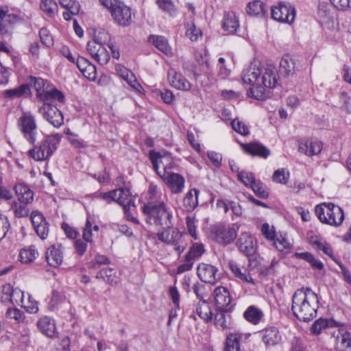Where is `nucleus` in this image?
<instances>
[{"mask_svg": "<svg viewBox=\"0 0 351 351\" xmlns=\"http://www.w3.org/2000/svg\"><path fill=\"white\" fill-rule=\"evenodd\" d=\"M149 41L152 43L156 48L167 56H173V52L171 47L169 45L167 40L162 36H150Z\"/></svg>", "mask_w": 351, "mask_h": 351, "instance_id": "31", "label": "nucleus"}, {"mask_svg": "<svg viewBox=\"0 0 351 351\" xmlns=\"http://www.w3.org/2000/svg\"><path fill=\"white\" fill-rule=\"evenodd\" d=\"M67 138L70 144L76 149H85L88 146L87 143L80 138L77 134L72 135L71 137H67Z\"/></svg>", "mask_w": 351, "mask_h": 351, "instance_id": "64", "label": "nucleus"}, {"mask_svg": "<svg viewBox=\"0 0 351 351\" xmlns=\"http://www.w3.org/2000/svg\"><path fill=\"white\" fill-rule=\"evenodd\" d=\"M190 317L195 321L199 318L206 323L210 322L213 319V313L209 303L206 300H199L195 305Z\"/></svg>", "mask_w": 351, "mask_h": 351, "instance_id": "16", "label": "nucleus"}, {"mask_svg": "<svg viewBox=\"0 0 351 351\" xmlns=\"http://www.w3.org/2000/svg\"><path fill=\"white\" fill-rule=\"evenodd\" d=\"M241 338V335L238 332L227 335L224 351H241L240 348Z\"/></svg>", "mask_w": 351, "mask_h": 351, "instance_id": "38", "label": "nucleus"}, {"mask_svg": "<svg viewBox=\"0 0 351 351\" xmlns=\"http://www.w3.org/2000/svg\"><path fill=\"white\" fill-rule=\"evenodd\" d=\"M29 86L27 84H22L17 88L5 90L3 95L10 99H16L27 95L29 93Z\"/></svg>", "mask_w": 351, "mask_h": 351, "instance_id": "39", "label": "nucleus"}, {"mask_svg": "<svg viewBox=\"0 0 351 351\" xmlns=\"http://www.w3.org/2000/svg\"><path fill=\"white\" fill-rule=\"evenodd\" d=\"M99 196L108 203L110 202H117L123 207V211L125 213H128L131 206H134V201L129 189L127 188L120 187L106 193H100Z\"/></svg>", "mask_w": 351, "mask_h": 351, "instance_id": "7", "label": "nucleus"}, {"mask_svg": "<svg viewBox=\"0 0 351 351\" xmlns=\"http://www.w3.org/2000/svg\"><path fill=\"white\" fill-rule=\"evenodd\" d=\"M38 112L56 128H59L64 123L62 112L51 103H45L38 108Z\"/></svg>", "mask_w": 351, "mask_h": 351, "instance_id": "10", "label": "nucleus"}, {"mask_svg": "<svg viewBox=\"0 0 351 351\" xmlns=\"http://www.w3.org/2000/svg\"><path fill=\"white\" fill-rule=\"evenodd\" d=\"M334 346L336 351H351V332L338 329L333 334Z\"/></svg>", "mask_w": 351, "mask_h": 351, "instance_id": "15", "label": "nucleus"}, {"mask_svg": "<svg viewBox=\"0 0 351 351\" xmlns=\"http://www.w3.org/2000/svg\"><path fill=\"white\" fill-rule=\"evenodd\" d=\"M299 70L295 59L289 55L284 56L280 62V72L286 76L293 75Z\"/></svg>", "mask_w": 351, "mask_h": 351, "instance_id": "28", "label": "nucleus"}, {"mask_svg": "<svg viewBox=\"0 0 351 351\" xmlns=\"http://www.w3.org/2000/svg\"><path fill=\"white\" fill-rule=\"evenodd\" d=\"M45 96L46 98L42 99L44 104H52L53 101H58L62 103L64 100V95L56 88H49Z\"/></svg>", "mask_w": 351, "mask_h": 351, "instance_id": "44", "label": "nucleus"}, {"mask_svg": "<svg viewBox=\"0 0 351 351\" xmlns=\"http://www.w3.org/2000/svg\"><path fill=\"white\" fill-rule=\"evenodd\" d=\"M93 230L97 232L99 230V226L97 225L93 226L91 221L88 217L83 230L82 234L83 239L86 242L91 243L93 241Z\"/></svg>", "mask_w": 351, "mask_h": 351, "instance_id": "50", "label": "nucleus"}, {"mask_svg": "<svg viewBox=\"0 0 351 351\" xmlns=\"http://www.w3.org/2000/svg\"><path fill=\"white\" fill-rule=\"evenodd\" d=\"M174 194L181 193L185 184L184 178L180 174L170 173L161 178Z\"/></svg>", "mask_w": 351, "mask_h": 351, "instance_id": "18", "label": "nucleus"}, {"mask_svg": "<svg viewBox=\"0 0 351 351\" xmlns=\"http://www.w3.org/2000/svg\"><path fill=\"white\" fill-rule=\"evenodd\" d=\"M39 34L40 40L44 45L49 47L53 45V39L52 36L47 28H41L40 29Z\"/></svg>", "mask_w": 351, "mask_h": 351, "instance_id": "60", "label": "nucleus"}, {"mask_svg": "<svg viewBox=\"0 0 351 351\" xmlns=\"http://www.w3.org/2000/svg\"><path fill=\"white\" fill-rule=\"evenodd\" d=\"M172 223L170 226H160L164 230L157 234V238L161 242L173 246L178 254H182L185 248L186 243L183 239V233L178 228H172Z\"/></svg>", "mask_w": 351, "mask_h": 351, "instance_id": "6", "label": "nucleus"}, {"mask_svg": "<svg viewBox=\"0 0 351 351\" xmlns=\"http://www.w3.org/2000/svg\"><path fill=\"white\" fill-rule=\"evenodd\" d=\"M162 192L154 184L149 185V202L142 207L147 223L155 226H170L173 215L162 199Z\"/></svg>", "mask_w": 351, "mask_h": 351, "instance_id": "2", "label": "nucleus"}, {"mask_svg": "<svg viewBox=\"0 0 351 351\" xmlns=\"http://www.w3.org/2000/svg\"><path fill=\"white\" fill-rule=\"evenodd\" d=\"M156 5L164 12L174 17L177 14V9L171 0H156Z\"/></svg>", "mask_w": 351, "mask_h": 351, "instance_id": "43", "label": "nucleus"}, {"mask_svg": "<svg viewBox=\"0 0 351 351\" xmlns=\"http://www.w3.org/2000/svg\"><path fill=\"white\" fill-rule=\"evenodd\" d=\"M38 252L36 250L34 246H29L27 248H23L20 252L21 261L24 263H29L32 262L36 258Z\"/></svg>", "mask_w": 351, "mask_h": 351, "instance_id": "46", "label": "nucleus"}, {"mask_svg": "<svg viewBox=\"0 0 351 351\" xmlns=\"http://www.w3.org/2000/svg\"><path fill=\"white\" fill-rule=\"evenodd\" d=\"M222 27L230 34L235 33L239 27V17L234 12H226L223 15Z\"/></svg>", "mask_w": 351, "mask_h": 351, "instance_id": "30", "label": "nucleus"}, {"mask_svg": "<svg viewBox=\"0 0 351 351\" xmlns=\"http://www.w3.org/2000/svg\"><path fill=\"white\" fill-rule=\"evenodd\" d=\"M4 294L10 295V300L12 304H21L24 303V292L19 289H13L10 284L3 287Z\"/></svg>", "mask_w": 351, "mask_h": 351, "instance_id": "33", "label": "nucleus"}, {"mask_svg": "<svg viewBox=\"0 0 351 351\" xmlns=\"http://www.w3.org/2000/svg\"><path fill=\"white\" fill-rule=\"evenodd\" d=\"M254 193L261 198H267L269 195L266 186L259 180H256L250 187Z\"/></svg>", "mask_w": 351, "mask_h": 351, "instance_id": "57", "label": "nucleus"}, {"mask_svg": "<svg viewBox=\"0 0 351 351\" xmlns=\"http://www.w3.org/2000/svg\"><path fill=\"white\" fill-rule=\"evenodd\" d=\"M246 12L250 16H262L265 15L266 10L265 4L261 1L255 0L247 5Z\"/></svg>", "mask_w": 351, "mask_h": 351, "instance_id": "37", "label": "nucleus"}, {"mask_svg": "<svg viewBox=\"0 0 351 351\" xmlns=\"http://www.w3.org/2000/svg\"><path fill=\"white\" fill-rule=\"evenodd\" d=\"M219 270L215 265L201 263L197 268V274L199 279L206 283L215 284L220 279Z\"/></svg>", "mask_w": 351, "mask_h": 351, "instance_id": "12", "label": "nucleus"}, {"mask_svg": "<svg viewBox=\"0 0 351 351\" xmlns=\"http://www.w3.org/2000/svg\"><path fill=\"white\" fill-rule=\"evenodd\" d=\"M328 326V320L326 319H318L311 326V332L315 335L319 334L322 330Z\"/></svg>", "mask_w": 351, "mask_h": 351, "instance_id": "62", "label": "nucleus"}, {"mask_svg": "<svg viewBox=\"0 0 351 351\" xmlns=\"http://www.w3.org/2000/svg\"><path fill=\"white\" fill-rule=\"evenodd\" d=\"M229 268L238 280L250 284H254V281L250 274L249 271H247L244 267H241L237 263L231 261L228 263Z\"/></svg>", "mask_w": 351, "mask_h": 351, "instance_id": "29", "label": "nucleus"}, {"mask_svg": "<svg viewBox=\"0 0 351 351\" xmlns=\"http://www.w3.org/2000/svg\"><path fill=\"white\" fill-rule=\"evenodd\" d=\"M29 83L32 86H34L38 98L41 101L43 99L46 98L45 95L49 88L47 81L40 77H30Z\"/></svg>", "mask_w": 351, "mask_h": 351, "instance_id": "32", "label": "nucleus"}, {"mask_svg": "<svg viewBox=\"0 0 351 351\" xmlns=\"http://www.w3.org/2000/svg\"><path fill=\"white\" fill-rule=\"evenodd\" d=\"M149 158L153 168L160 178L172 173L170 170L176 167L171 154L168 152L151 150L149 152Z\"/></svg>", "mask_w": 351, "mask_h": 351, "instance_id": "5", "label": "nucleus"}, {"mask_svg": "<svg viewBox=\"0 0 351 351\" xmlns=\"http://www.w3.org/2000/svg\"><path fill=\"white\" fill-rule=\"evenodd\" d=\"M40 9L49 16H53L57 12L58 5L53 0H42Z\"/></svg>", "mask_w": 351, "mask_h": 351, "instance_id": "52", "label": "nucleus"}, {"mask_svg": "<svg viewBox=\"0 0 351 351\" xmlns=\"http://www.w3.org/2000/svg\"><path fill=\"white\" fill-rule=\"evenodd\" d=\"M238 229L239 226L237 224L226 226L224 224L219 223L212 227L211 234L217 242L229 244L235 239Z\"/></svg>", "mask_w": 351, "mask_h": 351, "instance_id": "9", "label": "nucleus"}, {"mask_svg": "<svg viewBox=\"0 0 351 351\" xmlns=\"http://www.w3.org/2000/svg\"><path fill=\"white\" fill-rule=\"evenodd\" d=\"M237 178L245 186L250 188L256 181L254 173L246 171H241L240 172H238Z\"/></svg>", "mask_w": 351, "mask_h": 351, "instance_id": "51", "label": "nucleus"}, {"mask_svg": "<svg viewBox=\"0 0 351 351\" xmlns=\"http://www.w3.org/2000/svg\"><path fill=\"white\" fill-rule=\"evenodd\" d=\"M215 302L219 310L229 311L230 309L231 298L228 290L223 287H217L213 293Z\"/></svg>", "mask_w": 351, "mask_h": 351, "instance_id": "17", "label": "nucleus"}, {"mask_svg": "<svg viewBox=\"0 0 351 351\" xmlns=\"http://www.w3.org/2000/svg\"><path fill=\"white\" fill-rule=\"evenodd\" d=\"M259 333L263 342L267 347L276 346L282 339L278 329L274 326L267 327L260 331Z\"/></svg>", "mask_w": 351, "mask_h": 351, "instance_id": "20", "label": "nucleus"}, {"mask_svg": "<svg viewBox=\"0 0 351 351\" xmlns=\"http://www.w3.org/2000/svg\"><path fill=\"white\" fill-rule=\"evenodd\" d=\"M46 259L48 264L51 267H57L60 265L63 261L61 246L59 245L50 246L46 252Z\"/></svg>", "mask_w": 351, "mask_h": 351, "instance_id": "26", "label": "nucleus"}, {"mask_svg": "<svg viewBox=\"0 0 351 351\" xmlns=\"http://www.w3.org/2000/svg\"><path fill=\"white\" fill-rule=\"evenodd\" d=\"M199 191L195 189L190 190L183 199V205L187 211L193 210L198 205Z\"/></svg>", "mask_w": 351, "mask_h": 351, "instance_id": "35", "label": "nucleus"}, {"mask_svg": "<svg viewBox=\"0 0 351 351\" xmlns=\"http://www.w3.org/2000/svg\"><path fill=\"white\" fill-rule=\"evenodd\" d=\"M5 317L9 319H14L17 324H25V314L16 308H8L5 312Z\"/></svg>", "mask_w": 351, "mask_h": 351, "instance_id": "47", "label": "nucleus"}, {"mask_svg": "<svg viewBox=\"0 0 351 351\" xmlns=\"http://www.w3.org/2000/svg\"><path fill=\"white\" fill-rule=\"evenodd\" d=\"M195 57L200 65H205L207 68H209V58L206 49L197 50L195 53Z\"/></svg>", "mask_w": 351, "mask_h": 351, "instance_id": "61", "label": "nucleus"}, {"mask_svg": "<svg viewBox=\"0 0 351 351\" xmlns=\"http://www.w3.org/2000/svg\"><path fill=\"white\" fill-rule=\"evenodd\" d=\"M322 147V143L318 140H306L300 142L299 151L308 156H312L319 154Z\"/></svg>", "mask_w": 351, "mask_h": 351, "instance_id": "24", "label": "nucleus"}, {"mask_svg": "<svg viewBox=\"0 0 351 351\" xmlns=\"http://www.w3.org/2000/svg\"><path fill=\"white\" fill-rule=\"evenodd\" d=\"M14 189L18 200L26 204H32L34 200V192L29 186L24 182H18Z\"/></svg>", "mask_w": 351, "mask_h": 351, "instance_id": "22", "label": "nucleus"}, {"mask_svg": "<svg viewBox=\"0 0 351 351\" xmlns=\"http://www.w3.org/2000/svg\"><path fill=\"white\" fill-rule=\"evenodd\" d=\"M237 245L239 250L247 256L252 255L255 252L256 242L247 232L241 233L237 242Z\"/></svg>", "mask_w": 351, "mask_h": 351, "instance_id": "21", "label": "nucleus"}, {"mask_svg": "<svg viewBox=\"0 0 351 351\" xmlns=\"http://www.w3.org/2000/svg\"><path fill=\"white\" fill-rule=\"evenodd\" d=\"M311 243L314 248L319 251H322L324 254L328 256L330 258H333L332 250L330 244L322 239L313 238L311 239Z\"/></svg>", "mask_w": 351, "mask_h": 351, "instance_id": "40", "label": "nucleus"}, {"mask_svg": "<svg viewBox=\"0 0 351 351\" xmlns=\"http://www.w3.org/2000/svg\"><path fill=\"white\" fill-rule=\"evenodd\" d=\"M115 274V271L112 268H104L97 274L96 277L97 278H102L108 283L113 285L118 282V278Z\"/></svg>", "mask_w": 351, "mask_h": 351, "instance_id": "42", "label": "nucleus"}, {"mask_svg": "<svg viewBox=\"0 0 351 351\" xmlns=\"http://www.w3.org/2000/svg\"><path fill=\"white\" fill-rule=\"evenodd\" d=\"M114 21L121 26H128L132 22V13L130 8L126 6L123 2L118 3V5L110 12Z\"/></svg>", "mask_w": 351, "mask_h": 351, "instance_id": "14", "label": "nucleus"}, {"mask_svg": "<svg viewBox=\"0 0 351 351\" xmlns=\"http://www.w3.org/2000/svg\"><path fill=\"white\" fill-rule=\"evenodd\" d=\"M65 300V297L57 291L52 293L51 299L49 303V308L55 311L58 308L59 306Z\"/></svg>", "mask_w": 351, "mask_h": 351, "instance_id": "56", "label": "nucleus"}, {"mask_svg": "<svg viewBox=\"0 0 351 351\" xmlns=\"http://www.w3.org/2000/svg\"><path fill=\"white\" fill-rule=\"evenodd\" d=\"M272 241H274V247L280 252L289 247V242L282 235H276Z\"/></svg>", "mask_w": 351, "mask_h": 351, "instance_id": "63", "label": "nucleus"}, {"mask_svg": "<svg viewBox=\"0 0 351 351\" xmlns=\"http://www.w3.org/2000/svg\"><path fill=\"white\" fill-rule=\"evenodd\" d=\"M241 146L245 152L252 156L267 158L270 154L269 149L259 143H241Z\"/></svg>", "mask_w": 351, "mask_h": 351, "instance_id": "25", "label": "nucleus"}, {"mask_svg": "<svg viewBox=\"0 0 351 351\" xmlns=\"http://www.w3.org/2000/svg\"><path fill=\"white\" fill-rule=\"evenodd\" d=\"M223 58H219L217 64V77L221 80H226L231 73V70L227 68Z\"/></svg>", "mask_w": 351, "mask_h": 351, "instance_id": "54", "label": "nucleus"}, {"mask_svg": "<svg viewBox=\"0 0 351 351\" xmlns=\"http://www.w3.org/2000/svg\"><path fill=\"white\" fill-rule=\"evenodd\" d=\"M290 173L288 169L281 168L276 170L272 176L274 182L282 184H286L289 179Z\"/></svg>", "mask_w": 351, "mask_h": 351, "instance_id": "49", "label": "nucleus"}, {"mask_svg": "<svg viewBox=\"0 0 351 351\" xmlns=\"http://www.w3.org/2000/svg\"><path fill=\"white\" fill-rule=\"evenodd\" d=\"M62 137V134L59 133L47 135L39 143L34 145L28 151V156L35 161L49 160L58 149Z\"/></svg>", "mask_w": 351, "mask_h": 351, "instance_id": "4", "label": "nucleus"}, {"mask_svg": "<svg viewBox=\"0 0 351 351\" xmlns=\"http://www.w3.org/2000/svg\"><path fill=\"white\" fill-rule=\"evenodd\" d=\"M205 252L204 246L200 243H194L190 247L189 251L186 254L189 259L195 261L200 258Z\"/></svg>", "mask_w": 351, "mask_h": 351, "instance_id": "45", "label": "nucleus"}, {"mask_svg": "<svg viewBox=\"0 0 351 351\" xmlns=\"http://www.w3.org/2000/svg\"><path fill=\"white\" fill-rule=\"evenodd\" d=\"M86 49L90 56L101 65L106 64L109 62L110 54L105 46H96L93 43H88Z\"/></svg>", "mask_w": 351, "mask_h": 351, "instance_id": "19", "label": "nucleus"}, {"mask_svg": "<svg viewBox=\"0 0 351 351\" xmlns=\"http://www.w3.org/2000/svg\"><path fill=\"white\" fill-rule=\"evenodd\" d=\"M340 217H336L334 214H332L330 212L329 216H326V217H323L324 219V223L337 227L339 226L343 221L344 219V214L343 212V210L340 207Z\"/></svg>", "mask_w": 351, "mask_h": 351, "instance_id": "53", "label": "nucleus"}, {"mask_svg": "<svg viewBox=\"0 0 351 351\" xmlns=\"http://www.w3.org/2000/svg\"><path fill=\"white\" fill-rule=\"evenodd\" d=\"M318 302L317 295L311 289H298L292 297L291 309L298 319L309 322L316 316Z\"/></svg>", "mask_w": 351, "mask_h": 351, "instance_id": "3", "label": "nucleus"}, {"mask_svg": "<svg viewBox=\"0 0 351 351\" xmlns=\"http://www.w3.org/2000/svg\"><path fill=\"white\" fill-rule=\"evenodd\" d=\"M295 13V8L285 2H280L271 9V16L274 20L289 24L294 21Z\"/></svg>", "mask_w": 351, "mask_h": 351, "instance_id": "11", "label": "nucleus"}, {"mask_svg": "<svg viewBox=\"0 0 351 351\" xmlns=\"http://www.w3.org/2000/svg\"><path fill=\"white\" fill-rule=\"evenodd\" d=\"M278 79L277 69L272 64L253 63L243 71L242 80L251 85L247 95L257 100L267 97L268 90L276 86Z\"/></svg>", "mask_w": 351, "mask_h": 351, "instance_id": "1", "label": "nucleus"}, {"mask_svg": "<svg viewBox=\"0 0 351 351\" xmlns=\"http://www.w3.org/2000/svg\"><path fill=\"white\" fill-rule=\"evenodd\" d=\"M232 129L243 136H247L250 134L248 127L239 119H234L231 122Z\"/></svg>", "mask_w": 351, "mask_h": 351, "instance_id": "55", "label": "nucleus"}, {"mask_svg": "<svg viewBox=\"0 0 351 351\" xmlns=\"http://www.w3.org/2000/svg\"><path fill=\"white\" fill-rule=\"evenodd\" d=\"M167 80L169 84L174 88L182 91H189L192 88L191 83L183 75L173 68L167 71Z\"/></svg>", "mask_w": 351, "mask_h": 351, "instance_id": "13", "label": "nucleus"}, {"mask_svg": "<svg viewBox=\"0 0 351 351\" xmlns=\"http://www.w3.org/2000/svg\"><path fill=\"white\" fill-rule=\"evenodd\" d=\"M245 319L250 323L257 325L264 316L263 312L255 306H250L243 313Z\"/></svg>", "mask_w": 351, "mask_h": 351, "instance_id": "34", "label": "nucleus"}, {"mask_svg": "<svg viewBox=\"0 0 351 351\" xmlns=\"http://www.w3.org/2000/svg\"><path fill=\"white\" fill-rule=\"evenodd\" d=\"M315 212L319 221L323 223V217H326V216H329L330 212L332 213V214L336 215V217H341L340 207L339 206L335 205L332 203H322L319 205H317L315 208Z\"/></svg>", "mask_w": 351, "mask_h": 351, "instance_id": "23", "label": "nucleus"}, {"mask_svg": "<svg viewBox=\"0 0 351 351\" xmlns=\"http://www.w3.org/2000/svg\"><path fill=\"white\" fill-rule=\"evenodd\" d=\"M39 330L49 337H53L56 333L55 321L48 316L40 317L37 322Z\"/></svg>", "mask_w": 351, "mask_h": 351, "instance_id": "27", "label": "nucleus"}, {"mask_svg": "<svg viewBox=\"0 0 351 351\" xmlns=\"http://www.w3.org/2000/svg\"><path fill=\"white\" fill-rule=\"evenodd\" d=\"M226 311L219 310L215 316V325L221 330H225L230 327L231 317L230 315L226 313Z\"/></svg>", "mask_w": 351, "mask_h": 351, "instance_id": "36", "label": "nucleus"}, {"mask_svg": "<svg viewBox=\"0 0 351 351\" xmlns=\"http://www.w3.org/2000/svg\"><path fill=\"white\" fill-rule=\"evenodd\" d=\"M29 204L21 202L19 201H14L12 203L11 208L16 217H25L28 216L29 213V208L28 207Z\"/></svg>", "mask_w": 351, "mask_h": 351, "instance_id": "41", "label": "nucleus"}, {"mask_svg": "<svg viewBox=\"0 0 351 351\" xmlns=\"http://www.w3.org/2000/svg\"><path fill=\"white\" fill-rule=\"evenodd\" d=\"M18 126L23 137L31 144L37 139V124L35 117L30 112H23L18 119Z\"/></svg>", "mask_w": 351, "mask_h": 351, "instance_id": "8", "label": "nucleus"}, {"mask_svg": "<svg viewBox=\"0 0 351 351\" xmlns=\"http://www.w3.org/2000/svg\"><path fill=\"white\" fill-rule=\"evenodd\" d=\"M186 36L192 41H196L199 37L202 36V31L197 29L193 23L186 25Z\"/></svg>", "mask_w": 351, "mask_h": 351, "instance_id": "58", "label": "nucleus"}, {"mask_svg": "<svg viewBox=\"0 0 351 351\" xmlns=\"http://www.w3.org/2000/svg\"><path fill=\"white\" fill-rule=\"evenodd\" d=\"M28 313H37L39 311L38 302L29 295L27 302L24 301L23 304H21Z\"/></svg>", "mask_w": 351, "mask_h": 351, "instance_id": "59", "label": "nucleus"}, {"mask_svg": "<svg viewBox=\"0 0 351 351\" xmlns=\"http://www.w3.org/2000/svg\"><path fill=\"white\" fill-rule=\"evenodd\" d=\"M110 40V35L106 30H99L95 33L94 37L92 40L88 43H93L95 45H108Z\"/></svg>", "mask_w": 351, "mask_h": 351, "instance_id": "48", "label": "nucleus"}]
</instances>
